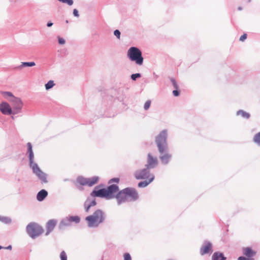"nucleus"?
<instances>
[{
    "label": "nucleus",
    "instance_id": "26",
    "mask_svg": "<svg viewBox=\"0 0 260 260\" xmlns=\"http://www.w3.org/2000/svg\"><path fill=\"white\" fill-rule=\"evenodd\" d=\"M69 221L75 222L76 223H79L80 220V218L78 216H71L69 219Z\"/></svg>",
    "mask_w": 260,
    "mask_h": 260
},
{
    "label": "nucleus",
    "instance_id": "1",
    "mask_svg": "<svg viewBox=\"0 0 260 260\" xmlns=\"http://www.w3.org/2000/svg\"><path fill=\"white\" fill-rule=\"evenodd\" d=\"M115 198L118 204L128 201H135L138 199L139 194L137 190L131 187L125 188L119 191Z\"/></svg>",
    "mask_w": 260,
    "mask_h": 260
},
{
    "label": "nucleus",
    "instance_id": "27",
    "mask_svg": "<svg viewBox=\"0 0 260 260\" xmlns=\"http://www.w3.org/2000/svg\"><path fill=\"white\" fill-rule=\"evenodd\" d=\"M54 85L55 84L54 83L53 81L50 80L48 82V83L47 84H45L46 89L48 90V89L51 88L52 87H53L54 86Z\"/></svg>",
    "mask_w": 260,
    "mask_h": 260
},
{
    "label": "nucleus",
    "instance_id": "21",
    "mask_svg": "<svg viewBox=\"0 0 260 260\" xmlns=\"http://www.w3.org/2000/svg\"><path fill=\"white\" fill-rule=\"evenodd\" d=\"M86 179L87 178H84L82 176L78 177L77 179V182L81 185H86Z\"/></svg>",
    "mask_w": 260,
    "mask_h": 260
},
{
    "label": "nucleus",
    "instance_id": "38",
    "mask_svg": "<svg viewBox=\"0 0 260 260\" xmlns=\"http://www.w3.org/2000/svg\"><path fill=\"white\" fill-rule=\"evenodd\" d=\"M238 260H251L250 258H247L246 256H240L238 257Z\"/></svg>",
    "mask_w": 260,
    "mask_h": 260
},
{
    "label": "nucleus",
    "instance_id": "4",
    "mask_svg": "<svg viewBox=\"0 0 260 260\" xmlns=\"http://www.w3.org/2000/svg\"><path fill=\"white\" fill-rule=\"evenodd\" d=\"M127 56L131 61H135L139 66H141L143 63L142 52L138 48L131 47L127 51Z\"/></svg>",
    "mask_w": 260,
    "mask_h": 260
},
{
    "label": "nucleus",
    "instance_id": "29",
    "mask_svg": "<svg viewBox=\"0 0 260 260\" xmlns=\"http://www.w3.org/2000/svg\"><path fill=\"white\" fill-rule=\"evenodd\" d=\"M59 2H61L63 3H66L69 6H71L73 4V0H58Z\"/></svg>",
    "mask_w": 260,
    "mask_h": 260
},
{
    "label": "nucleus",
    "instance_id": "3",
    "mask_svg": "<svg viewBox=\"0 0 260 260\" xmlns=\"http://www.w3.org/2000/svg\"><path fill=\"white\" fill-rule=\"evenodd\" d=\"M105 219L104 212L101 210H96L92 214L87 216L85 218L88 226L90 228L97 227L103 223Z\"/></svg>",
    "mask_w": 260,
    "mask_h": 260
},
{
    "label": "nucleus",
    "instance_id": "15",
    "mask_svg": "<svg viewBox=\"0 0 260 260\" xmlns=\"http://www.w3.org/2000/svg\"><path fill=\"white\" fill-rule=\"evenodd\" d=\"M99 181V177L98 176H94L91 178H87L86 179V185L88 186H92L93 185L97 184Z\"/></svg>",
    "mask_w": 260,
    "mask_h": 260
},
{
    "label": "nucleus",
    "instance_id": "39",
    "mask_svg": "<svg viewBox=\"0 0 260 260\" xmlns=\"http://www.w3.org/2000/svg\"><path fill=\"white\" fill-rule=\"evenodd\" d=\"M173 94L174 96H177L179 94V92L178 91V89L174 90L173 91Z\"/></svg>",
    "mask_w": 260,
    "mask_h": 260
},
{
    "label": "nucleus",
    "instance_id": "6",
    "mask_svg": "<svg viewBox=\"0 0 260 260\" xmlns=\"http://www.w3.org/2000/svg\"><path fill=\"white\" fill-rule=\"evenodd\" d=\"M26 232L28 235L34 239L44 232V229L40 225L36 222H30L26 226Z\"/></svg>",
    "mask_w": 260,
    "mask_h": 260
},
{
    "label": "nucleus",
    "instance_id": "19",
    "mask_svg": "<svg viewBox=\"0 0 260 260\" xmlns=\"http://www.w3.org/2000/svg\"><path fill=\"white\" fill-rule=\"evenodd\" d=\"M171 155L168 153H165L161 155L160 159L162 163L167 164L169 162L170 159L171 158Z\"/></svg>",
    "mask_w": 260,
    "mask_h": 260
},
{
    "label": "nucleus",
    "instance_id": "11",
    "mask_svg": "<svg viewBox=\"0 0 260 260\" xmlns=\"http://www.w3.org/2000/svg\"><path fill=\"white\" fill-rule=\"evenodd\" d=\"M0 111L4 115H10L12 113L10 106L5 102H3L0 104Z\"/></svg>",
    "mask_w": 260,
    "mask_h": 260
},
{
    "label": "nucleus",
    "instance_id": "18",
    "mask_svg": "<svg viewBox=\"0 0 260 260\" xmlns=\"http://www.w3.org/2000/svg\"><path fill=\"white\" fill-rule=\"evenodd\" d=\"M154 178V176H151V177H150L149 179H148V181L146 180L144 181L139 182L138 185V187H145L147 186L149 183H150L153 181Z\"/></svg>",
    "mask_w": 260,
    "mask_h": 260
},
{
    "label": "nucleus",
    "instance_id": "43",
    "mask_svg": "<svg viewBox=\"0 0 260 260\" xmlns=\"http://www.w3.org/2000/svg\"><path fill=\"white\" fill-rule=\"evenodd\" d=\"M7 249H11L12 248V247L11 245L9 246L8 247L6 248Z\"/></svg>",
    "mask_w": 260,
    "mask_h": 260
},
{
    "label": "nucleus",
    "instance_id": "31",
    "mask_svg": "<svg viewBox=\"0 0 260 260\" xmlns=\"http://www.w3.org/2000/svg\"><path fill=\"white\" fill-rule=\"evenodd\" d=\"M141 77V75L139 73L132 74L131 75V78L133 80H136L137 78H140Z\"/></svg>",
    "mask_w": 260,
    "mask_h": 260
},
{
    "label": "nucleus",
    "instance_id": "12",
    "mask_svg": "<svg viewBox=\"0 0 260 260\" xmlns=\"http://www.w3.org/2000/svg\"><path fill=\"white\" fill-rule=\"evenodd\" d=\"M243 254L247 258H250L251 260H254L253 258L256 254V252L250 247H245L242 250Z\"/></svg>",
    "mask_w": 260,
    "mask_h": 260
},
{
    "label": "nucleus",
    "instance_id": "22",
    "mask_svg": "<svg viewBox=\"0 0 260 260\" xmlns=\"http://www.w3.org/2000/svg\"><path fill=\"white\" fill-rule=\"evenodd\" d=\"M2 94L5 99L8 100L9 101L11 99H13V98H15L10 92L5 91L3 92Z\"/></svg>",
    "mask_w": 260,
    "mask_h": 260
},
{
    "label": "nucleus",
    "instance_id": "40",
    "mask_svg": "<svg viewBox=\"0 0 260 260\" xmlns=\"http://www.w3.org/2000/svg\"><path fill=\"white\" fill-rule=\"evenodd\" d=\"M119 181V178H113V179H111L110 180V183H111V182H115L118 183Z\"/></svg>",
    "mask_w": 260,
    "mask_h": 260
},
{
    "label": "nucleus",
    "instance_id": "28",
    "mask_svg": "<svg viewBox=\"0 0 260 260\" xmlns=\"http://www.w3.org/2000/svg\"><path fill=\"white\" fill-rule=\"evenodd\" d=\"M60 257L61 260H67V255L65 251H62L60 254Z\"/></svg>",
    "mask_w": 260,
    "mask_h": 260
},
{
    "label": "nucleus",
    "instance_id": "34",
    "mask_svg": "<svg viewBox=\"0 0 260 260\" xmlns=\"http://www.w3.org/2000/svg\"><path fill=\"white\" fill-rule=\"evenodd\" d=\"M123 257L124 260H132L131 256L129 253H125Z\"/></svg>",
    "mask_w": 260,
    "mask_h": 260
},
{
    "label": "nucleus",
    "instance_id": "36",
    "mask_svg": "<svg viewBox=\"0 0 260 260\" xmlns=\"http://www.w3.org/2000/svg\"><path fill=\"white\" fill-rule=\"evenodd\" d=\"M247 38V34H244L242 36H241L240 38V40L241 41H244L245 40H246Z\"/></svg>",
    "mask_w": 260,
    "mask_h": 260
},
{
    "label": "nucleus",
    "instance_id": "8",
    "mask_svg": "<svg viewBox=\"0 0 260 260\" xmlns=\"http://www.w3.org/2000/svg\"><path fill=\"white\" fill-rule=\"evenodd\" d=\"M149 169L146 167L145 169L136 171L135 173V178L138 180L149 179L151 176L153 175L150 173Z\"/></svg>",
    "mask_w": 260,
    "mask_h": 260
},
{
    "label": "nucleus",
    "instance_id": "9",
    "mask_svg": "<svg viewBox=\"0 0 260 260\" xmlns=\"http://www.w3.org/2000/svg\"><path fill=\"white\" fill-rule=\"evenodd\" d=\"M158 164L157 157H154L151 153H148L147 155V169L155 168Z\"/></svg>",
    "mask_w": 260,
    "mask_h": 260
},
{
    "label": "nucleus",
    "instance_id": "37",
    "mask_svg": "<svg viewBox=\"0 0 260 260\" xmlns=\"http://www.w3.org/2000/svg\"><path fill=\"white\" fill-rule=\"evenodd\" d=\"M58 43L59 44L63 45L65 43V41L63 38H58Z\"/></svg>",
    "mask_w": 260,
    "mask_h": 260
},
{
    "label": "nucleus",
    "instance_id": "25",
    "mask_svg": "<svg viewBox=\"0 0 260 260\" xmlns=\"http://www.w3.org/2000/svg\"><path fill=\"white\" fill-rule=\"evenodd\" d=\"M253 140L255 143L260 145V132L254 135Z\"/></svg>",
    "mask_w": 260,
    "mask_h": 260
},
{
    "label": "nucleus",
    "instance_id": "33",
    "mask_svg": "<svg viewBox=\"0 0 260 260\" xmlns=\"http://www.w3.org/2000/svg\"><path fill=\"white\" fill-rule=\"evenodd\" d=\"M171 82L172 83V84H173L174 87L175 89H178V86L177 83L176 82V81L174 79H171Z\"/></svg>",
    "mask_w": 260,
    "mask_h": 260
},
{
    "label": "nucleus",
    "instance_id": "14",
    "mask_svg": "<svg viewBox=\"0 0 260 260\" xmlns=\"http://www.w3.org/2000/svg\"><path fill=\"white\" fill-rule=\"evenodd\" d=\"M57 222L55 220L51 219L49 220L46 224L47 231L46 233V235H48L51 233L56 225Z\"/></svg>",
    "mask_w": 260,
    "mask_h": 260
},
{
    "label": "nucleus",
    "instance_id": "20",
    "mask_svg": "<svg viewBox=\"0 0 260 260\" xmlns=\"http://www.w3.org/2000/svg\"><path fill=\"white\" fill-rule=\"evenodd\" d=\"M36 65V63L35 62H21V64L19 67L16 68V69H21L23 67H33Z\"/></svg>",
    "mask_w": 260,
    "mask_h": 260
},
{
    "label": "nucleus",
    "instance_id": "32",
    "mask_svg": "<svg viewBox=\"0 0 260 260\" xmlns=\"http://www.w3.org/2000/svg\"><path fill=\"white\" fill-rule=\"evenodd\" d=\"M27 146L28 147V152L29 154L33 153L32 152V146L30 143L28 142L27 144Z\"/></svg>",
    "mask_w": 260,
    "mask_h": 260
},
{
    "label": "nucleus",
    "instance_id": "30",
    "mask_svg": "<svg viewBox=\"0 0 260 260\" xmlns=\"http://www.w3.org/2000/svg\"><path fill=\"white\" fill-rule=\"evenodd\" d=\"M150 105H151V101L150 100L146 101L144 104L145 110H148L149 108Z\"/></svg>",
    "mask_w": 260,
    "mask_h": 260
},
{
    "label": "nucleus",
    "instance_id": "10",
    "mask_svg": "<svg viewBox=\"0 0 260 260\" xmlns=\"http://www.w3.org/2000/svg\"><path fill=\"white\" fill-rule=\"evenodd\" d=\"M10 102L12 103V106H13L14 110H16V113L19 112L22 107L23 104L21 100L18 98H13V99H11ZM15 113V112H14Z\"/></svg>",
    "mask_w": 260,
    "mask_h": 260
},
{
    "label": "nucleus",
    "instance_id": "23",
    "mask_svg": "<svg viewBox=\"0 0 260 260\" xmlns=\"http://www.w3.org/2000/svg\"><path fill=\"white\" fill-rule=\"evenodd\" d=\"M238 115H241L243 118L248 119L250 117V114L243 110H239L237 112Z\"/></svg>",
    "mask_w": 260,
    "mask_h": 260
},
{
    "label": "nucleus",
    "instance_id": "5",
    "mask_svg": "<svg viewBox=\"0 0 260 260\" xmlns=\"http://www.w3.org/2000/svg\"><path fill=\"white\" fill-rule=\"evenodd\" d=\"M34 153H30L29 154V159L30 161V166L32 168L33 172L36 174V175L41 180L42 183H46L48 182L47 179V175L44 172H43L38 165L34 162Z\"/></svg>",
    "mask_w": 260,
    "mask_h": 260
},
{
    "label": "nucleus",
    "instance_id": "42",
    "mask_svg": "<svg viewBox=\"0 0 260 260\" xmlns=\"http://www.w3.org/2000/svg\"><path fill=\"white\" fill-rule=\"evenodd\" d=\"M53 25V23L52 22H48L47 23V26L48 27H50L52 25Z\"/></svg>",
    "mask_w": 260,
    "mask_h": 260
},
{
    "label": "nucleus",
    "instance_id": "7",
    "mask_svg": "<svg viewBox=\"0 0 260 260\" xmlns=\"http://www.w3.org/2000/svg\"><path fill=\"white\" fill-rule=\"evenodd\" d=\"M167 131L164 130L155 138V142L160 153H164L167 149Z\"/></svg>",
    "mask_w": 260,
    "mask_h": 260
},
{
    "label": "nucleus",
    "instance_id": "13",
    "mask_svg": "<svg viewBox=\"0 0 260 260\" xmlns=\"http://www.w3.org/2000/svg\"><path fill=\"white\" fill-rule=\"evenodd\" d=\"M212 251V245L209 242L205 243L200 249V253L202 255Z\"/></svg>",
    "mask_w": 260,
    "mask_h": 260
},
{
    "label": "nucleus",
    "instance_id": "41",
    "mask_svg": "<svg viewBox=\"0 0 260 260\" xmlns=\"http://www.w3.org/2000/svg\"><path fill=\"white\" fill-rule=\"evenodd\" d=\"M73 14L76 17H78L79 16V14H78V11L77 9H74V11H73Z\"/></svg>",
    "mask_w": 260,
    "mask_h": 260
},
{
    "label": "nucleus",
    "instance_id": "35",
    "mask_svg": "<svg viewBox=\"0 0 260 260\" xmlns=\"http://www.w3.org/2000/svg\"><path fill=\"white\" fill-rule=\"evenodd\" d=\"M114 34L118 39H120V32L118 29H116L114 31Z\"/></svg>",
    "mask_w": 260,
    "mask_h": 260
},
{
    "label": "nucleus",
    "instance_id": "44",
    "mask_svg": "<svg viewBox=\"0 0 260 260\" xmlns=\"http://www.w3.org/2000/svg\"><path fill=\"white\" fill-rule=\"evenodd\" d=\"M3 248V247H2L1 246H0V249H2Z\"/></svg>",
    "mask_w": 260,
    "mask_h": 260
},
{
    "label": "nucleus",
    "instance_id": "17",
    "mask_svg": "<svg viewBox=\"0 0 260 260\" xmlns=\"http://www.w3.org/2000/svg\"><path fill=\"white\" fill-rule=\"evenodd\" d=\"M226 257L220 252H215L212 256V260H225Z\"/></svg>",
    "mask_w": 260,
    "mask_h": 260
},
{
    "label": "nucleus",
    "instance_id": "16",
    "mask_svg": "<svg viewBox=\"0 0 260 260\" xmlns=\"http://www.w3.org/2000/svg\"><path fill=\"white\" fill-rule=\"evenodd\" d=\"M48 192L44 189L40 191L37 194V200L39 201H43L47 196Z\"/></svg>",
    "mask_w": 260,
    "mask_h": 260
},
{
    "label": "nucleus",
    "instance_id": "24",
    "mask_svg": "<svg viewBox=\"0 0 260 260\" xmlns=\"http://www.w3.org/2000/svg\"><path fill=\"white\" fill-rule=\"evenodd\" d=\"M95 205H96V202L94 200L92 201L89 204H88L86 202L84 205L85 211L88 212L89 211L90 207L92 206H94Z\"/></svg>",
    "mask_w": 260,
    "mask_h": 260
},
{
    "label": "nucleus",
    "instance_id": "2",
    "mask_svg": "<svg viewBox=\"0 0 260 260\" xmlns=\"http://www.w3.org/2000/svg\"><path fill=\"white\" fill-rule=\"evenodd\" d=\"M118 190V186L114 184L110 185L106 188H103L98 190L94 189L91 193V196L111 199L115 197V194Z\"/></svg>",
    "mask_w": 260,
    "mask_h": 260
}]
</instances>
